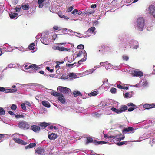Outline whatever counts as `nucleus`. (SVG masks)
<instances>
[{
	"instance_id": "obj_41",
	"label": "nucleus",
	"mask_w": 155,
	"mask_h": 155,
	"mask_svg": "<svg viewBox=\"0 0 155 155\" xmlns=\"http://www.w3.org/2000/svg\"><path fill=\"white\" fill-rule=\"evenodd\" d=\"M21 107L24 110H26V108L25 103H22L20 105Z\"/></svg>"
},
{
	"instance_id": "obj_18",
	"label": "nucleus",
	"mask_w": 155,
	"mask_h": 155,
	"mask_svg": "<svg viewBox=\"0 0 155 155\" xmlns=\"http://www.w3.org/2000/svg\"><path fill=\"white\" fill-rule=\"evenodd\" d=\"M134 129L133 127H129L127 128H124L123 130V134H125L126 133L130 131H133Z\"/></svg>"
},
{
	"instance_id": "obj_9",
	"label": "nucleus",
	"mask_w": 155,
	"mask_h": 155,
	"mask_svg": "<svg viewBox=\"0 0 155 155\" xmlns=\"http://www.w3.org/2000/svg\"><path fill=\"white\" fill-rule=\"evenodd\" d=\"M35 154L39 155H43L45 152L44 149L41 147H38L35 150Z\"/></svg>"
},
{
	"instance_id": "obj_57",
	"label": "nucleus",
	"mask_w": 155,
	"mask_h": 155,
	"mask_svg": "<svg viewBox=\"0 0 155 155\" xmlns=\"http://www.w3.org/2000/svg\"><path fill=\"white\" fill-rule=\"evenodd\" d=\"M24 103L25 104L27 105L28 106L30 107L31 106V103L28 101H25Z\"/></svg>"
},
{
	"instance_id": "obj_34",
	"label": "nucleus",
	"mask_w": 155,
	"mask_h": 155,
	"mask_svg": "<svg viewBox=\"0 0 155 155\" xmlns=\"http://www.w3.org/2000/svg\"><path fill=\"white\" fill-rule=\"evenodd\" d=\"M92 114V115L95 117H99L101 116V114L96 112L93 113Z\"/></svg>"
},
{
	"instance_id": "obj_21",
	"label": "nucleus",
	"mask_w": 155,
	"mask_h": 155,
	"mask_svg": "<svg viewBox=\"0 0 155 155\" xmlns=\"http://www.w3.org/2000/svg\"><path fill=\"white\" fill-rule=\"evenodd\" d=\"M95 70V69H91L86 71L84 72V73L85 75H87L93 73Z\"/></svg>"
},
{
	"instance_id": "obj_29",
	"label": "nucleus",
	"mask_w": 155,
	"mask_h": 155,
	"mask_svg": "<svg viewBox=\"0 0 155 155\" xmlns=\"http://www.w3.org/2000/svg\"><path fill=\"white\" fill-rule=\"evenodd\" d=\"M35 46V44L34 43L31 44L28 46V48L29 49L32 50H34L35 48L34 46Z\"/></svg>"
},
{
	"instance_id": "obj_36",
	"label": "nucleus",
	"mask_w": 155,
	"mask_h": 155,
	"mask_svg": "<svg viewBox=\"0 0 155 155\" xmlns=\"http://www.w3.org/2000/svg\"><path fill=\"white\" fill-rule=\"evenodd\" d=\"M5 114V111L3 108L0 107V115H4Z\"/></svg>"
},
{
	"instance_id": "obj_6",
	"label": "nucleus",
	"mask_w": 155,
	"mask_h": 155,
	"mask_svg": "<svg viewBox=\"0 0 155 155\" xmlns=\"http://www.w3.org/2000/svg\"><path fill=\"white\" fill-rule=\"evenodd\" d=\"M129 45L130 48L133 49H137L139 46L138 42L134 39H132L129 42Z\"/></svg>"
},
{
	"instance_id": "obj_19",
	"label": "nucleus",
	"mask_w": 155,
	"mask_h": 155,
	"mask_svg": "<svg viewBox=\"0 0 155 155\" xmlns=\"http://www.w3.org/2000/svg\"><path fill=\"white\" fill-rule=\"evenodd\" d=\"M42 104L45 107L49 108L50 107V105L49 102L46 101H42L41 102Z\"/></svg>"
},
{
	"instance_id": "obj_46",
	"label": "nucleus",
	"mask_w": 155,
	"mask_h": 155,
	"mask_svg": "<svg viewBox=\"0 0 155 155\" xmlns=\"http://www.w3.org/2000/svg\"><path fill=\"white\" fill-rule=\"evenodd\" d=\"M117 89L115 88H112L110 90V91L112 93L114 94L116 92Z\"/></svg>"
},
{
	"instance_id": "obj_64",
	"label": "nucleus",
	"mask_w": 155,
	"mask_h": 155,
	"mask_svg": "<svg viewBox=\"0 0 155 155\" xmlns=\"http://www.w3.org/2000/svg\"><path fill=\"white\" fill-rule=\"evenodd\" d=\"M93 23L94 25L95 26H96L99 23H98V21H94L93 22Z\"/></svg>"
},
{
	"instance_id": "obj_17",
	"label": "nucleus",
	"mask_w": 155,
	"mask_h": 155,
	"mask_svg": "<svg viewBox=\"0 0 155 155\" xmlns=\"http://www.w3.org/2000/svg\"><path fill=\"white\" fill-rule=\"evenodd\" d=\"M59 101L62 104H64L66 101L64 96L61 94L58 97Z\"/></svg>"
},
{
	"instance_id": "obj_15",
	"label": "nucleus",
	"mask_w": 155,
	"mask_h": 155,
	"mask_svg": "<svg viewBox=\"0 0 155 155\" xmlns=\"http://www.w3.org/2000/svg\"><path fill=\"white\" fill-rule=\"evenodd\" d=\"M155 104H145L143 106V107L146 109H149L154 107Z\"/></svg>"
},
{
	"instance_id": "obj_40",
	"label": "nucleus",
	"mask_w": 155,
	"mask_h": 155,
	"mask_svg": "<svg viewBox=\"0 0 155 155\" xmlns=\"http://www.w3.org/2000/svg\"><path fill=\"white\" fill-rule=\"evenodd\" d=\"M122 58L123 60L127 61L128 60L129 58L128 56L126 55H124L122 56Z\"/></svg>"
},
{
	"instance_id": "obj_1",
	"label": "nucleus",
	"mask_w": 155,
	"mask_h": 155,
	"mask_svg": "<svg viewBox=\"0 0 155 155\" xmlns=\"http://www.w3.org/2000/svg\"><path fill=\"white\" fill-rule=\"evenodd\" d=\"M145 25V19L143 17H139L135 21L134 26L138 30L143 31Z\"/></svg>"
},
{
	"instance_id": "obj_10",
	"label": "nucleus",
	"mask_w": 155,
	"mask_h": 155,
	"mask_svg": "<svg viewBox=\"0 0 155 155\" xmlns=\"http://www.w3.org/2000/svg\"><path fill=\"white\" fill-rule=\"evenodd\" d=\"M149 14L155 18V7L153 5L150 6L149 8Z\"/></svg>"
},
{
	"instance_id": "obj_58",
	"label": "nucleus",
	"mask_w": 155,
	"mask_h": 155,
	"mask_svg": "<svg viewBox=\"0 0 155 155\" xmlns=\"http://www.w3.org/2000/svg\"><path fill=\"white\" fill-rule=\"evenodd\" d=\"M50 128L51 129H54L55 130H57L58 129L57 127H56V126H52V125H51V126H50Z\"/></svg>"
},
{
	"instance_id": "obj_62",
	"label": "nucleus",
	"mask_w": 155,
	"mask_h": 155,
	"mask_svg": "<svg viewBox=\"0 0 155 155\" xmlns=\"http://www.w3.org/2000/svg\"><path fill=\"white\" fill-rule=\"evenodd\" d=\"M21 7L20 8H15V9L16 10V12H20L21 9Z\"/></svg>"
},
{
	"instance_id": "obj_44",
	"label": "nucleus",
	"mask_w": 155,
	"mask_h": 155,
	"mask_svg": "<svg viewBox=\"0 0 155 155\" xmlns=\"http://www.w3.org/2000/svg\"><path fill=\"white\" fill-rule=\"evenodd\" d=\"M68 76L67 75H63L61 77V78L63 79H68Z\"/></svg>"
},
{
	"instance_id": "obj_31",
	"label": "nucleus",
	"mask_w": 155,
	"mask_h": 155,
	"mask_svg": "<svg viewBox=\"0 0 155 155\" xmlns=\"http://www.w3.org/2000/svg\"><path fill=\"white\" fill-rule=\"evenodd\" d=\"M51 95L54 96L56 97L58 96V97L61 94L56 92H51Z\"/></svg>"
},
{
	"instance_id": "obj_51",
	"label": "nucleus",
	"mask_w": 155,
	"mask_h": 155,
	"mask_svg": "<svg viewBox=\"0 0 155 155\" xmlns=\"http://www.w3.org/2000/svg\"><path fill=\"white\" fill-rule=\"evenodd\" d=\"M125 143L126 142L123 141L117 143V144L118 146H121L125 144Z\"/></svg>"
},
{
	"instance_id": "obj_22",
	"label": "nucleus",
	"mask_w": 155,
	"mask_h": 155,
	"mask_svg": "<svg viewBox=\"0 0 155 155\" xmlns=\"http://www.w3.org/2000/svg\"><path fill=\"white\" fill-rule=\"evenodd\" d=\"M9 15L10 18L11 19H13L15 18V17H16V18H17V16L18 15V13H14L11 12L9 13Z\"/></svg>"
},
{
	"instance_id": "obj_39",
	"label": "nucleus",
	"mask_w": 155,
	"mask_h": 155,
	"mask_svg": "<svg viewBox=\"0 0 155 155\" xmlns=\"http://www.w3.org/2000/svg\"><path fill=\"white\" fill-rule=\"evenodd\" d=\"M9 93H15L17 91L16 89H8Z\"/></svg>"
},
{
	"instance_id": "obj_26",
	"label": "nucleus",
	"mask_w": 155,
	"mask_h": 155,
	"mask_svg": "<svg viewBox=\"0 0 155 155\" xmlns=\"http://www.w3.org/2000/svg\"><path fill=\"white\" fill-rule=\"evenodd\" d=\"M124 97L126 98H130L132 96V93L131 92L129 93H126L124 95Z\"/></svg>"
},
{
	"instance_id": "obj_24",
	"label": "nucleus",
	"mask_w": 155,
	"mask_h": 155,
	"mask_svg": "<svg viewBox=\"0 0 155 155\" xmlns=\"http://www.w3.org/2000/svg\"><path fill=\"white\" fill-rule=\"evenodd\" d=\"M73 94L75 97H76L78 95H82L80 92L78 91H74L73 92Z\"/></svg>"
},
{
	"instance_id": "obj_27",
	"label": "nucleus",
	"mask_w": 155,
	"mask_h": 155,
	"mask_svg": "<svg viewBox=\"0 0 155 155\" xmlns=\"http://www.w3.org/2000/svg\"><path fill=\"white\" fill-rule=\"evenodd\" d=\"M4 92L5 93H9L8 89H5V88L0 87V92Z\"/></svg>"
},
{
	"instance_id": "obj_8",
	"label": "nucleus",
	"mask_w": 155,
	"mask_h": 155,
	"mask_svg": "<svg viewBox=\"0 0 155 155\" xmlns=\"http://www.w3.org/2000/svg\"><path fill=\"white\" fill-rule=\"evenodd\" d=\"M12 48L11 46L7 43H5L2 46V49L3 51L5 52H11L12 50Z\"/></svg>"
},
{
	"instance_id": "obj_52",
	"label": "nucleus",
	"mask_w": 155,
	"mask_h": 155,
	"mask_svg": "<svg viewBox=\"0 0 155 155\" xmlns=\"http://www.w3.org/2000/svg\"><path fill=\"white\" fill-rule=\"evenodd\" d=\"M78 10L77 9H75L72 12V13L73 15H76L78 13Z\"/></svg>"
},
{
	"instance_id": "obj_3",
	"label": "nucleus",
	"mask_w": 155,
	"mask_h": 155,
	"mask_svg": "<svg viewBox=\"0 0 155 155\" xmlns=\"http://www.w3.org/2000/svg\"><path fill=\"white\" fill-rule=\"evenodd\" d=\"M25 64L24 65V67L25 69H29L28 72L30 73H34L35 72V71L38 69V67L35 64L30 65Z\"/></svg>"
},
{
	"instance_id": "obj_33",
	"label": "nucleus",
	"mask_w": 155,
	"mask_h": 155,
	"mask_svg": "<svg viewBox=\"0 0 155 155\" xmlns=\"http://www.w3.org/2000/svg\"><path fill=\"white\" fill-rule=\"evenodd\" d=\"M70 78H77V76L74 73H71L69 74V75Z\"/></svg>"
},
{
	"instance_id": "obj_16",
	"label": "nucleus",
	"mask_w": 155,
	"mask_h": 155,
	"mask_svg": "<svg viewBox=\"0 0 155 155\" xmlns=\"http://www.w3.org/2000/svg\"><path fill=\"white\" fill-rule=\"evenodd\" d=\"M134 76H142L143 75V73L141 71L139 70L134 71L133 73Z\"/></svg>"
},
{
	"instance_id": "obj_56",
	"label": "nucleus",
	"mask_w": 155,
	"mask_h": 155,
	"mask_svg": "<svg viewBox=\"0 0 155 155\" xmlns=\"http://www.w3.org/2000/svg\"><path fill=\"white\" fill-rule=\"evenodd\" d=\"M127 106H132V107H136V106L134 104L132 103H128L127 104Z\"/></svg>"
},
{
	"instance_id": "obj_43",
	"label": "nucleus",
	"mask_w": 155,
	"mask_h": 155,
	"mask_svg": "<svg viewBox=\"0 0 155 155\" xmlns=\"http://www.w3.org/2000/svg\"><path fill=\"white\" fill-rule=\"evenodd\" d=\"M16 66L14 64L11 63L8 65V67L9 68H14Z\"/></svg>"
},
{
	"instance_id": "obj_28",
	"label": "nucleus",
	"mask_w": 155,
	"mask_h": 155,
	"mask_svg": "<svg viewBox=\"0 0 155 155\" xmlns=\"http://www.w3.org/2000/svg\"><path fill=\"white\" fill-rule=\"evenodd\" d=\"M49 125V124L48 123H46L45 122H42V123H41L39 125L41 126L43 128H45L48 125Z\"/></svg>"
},
{
	"instance_id": "obj_38",
	"label": "nucleus",
	"mask_w": 155,
	"mask_h": 155,
	"mask_svg": "<svg viewBox=\"0 0 155 155\" xmlns=\"http://www.w3.org/2000/svg\"><path fill=\"white\" fill-rule=\"evenodd\" d=\"M112 65L110 63H108L105 67V68L106 70H108L112 67Z\"/></svg>"
},
{
	"instance_id": "obj_53",
	"label": "nucleus",
	"mask_w": 155,
	"mask_h": 155,
	"mask_svg": "<svg viewBox=\"0 0 155 155\" xmlns=\"http://www.w3.org/2000/svg\"><path fill=\"white\" fill-rule=\"evenodd\" d=\"M77 64V63H74V64H66V65L68 66V67H70V66H71V67H73V66H76L75 65H74L75 64Z\"/></svg>"
},
{
	"instance_id": "obj_47",
	"label": "nucleus",
	"mask_w": 155,
	"mask_h": 155,
	"mask_svg": "<svg viewBox=\"0 0 155 155\" xmlns=\"http://www.w3.org/2000/svg\"><path fill=\"white\" fill-rule=\"evenodd\" d=\"M65 48L64 47H60L59 46H58V50L61 51H65Z\"/></svg>"
},
{
	"instance_id": "obj_20",
	"label": "nucleus",
	"mask_w": 155,
	"mask_h": 155,
	"mask_svg": "<svg viewBox=\"0 0 155 155\" xmlns=\"http://www.w3.org/2000/svg\"><path fill=\"white\" fill-rule=\"evenodd\" d=\"M104 137L106 138H108L110 142V140L113 139L114 137V135H110L108 134H105L104 135Z\"/></svg>"
},
{
	"instance_id": "obj_2",
	"label": "nucleus",
	"mask_w": 155,
	"mask_h": 155,
	"mask_svg": "<svg viewBox=\"0 0 155 155\" xmlns=\"http://www.w3.org/2000/svg\"><path fill=\"white\" fill-rule=\"evenodd\" d=\"M86 139L87 140L86 143V144L87 145L92 142L94 144L97 145H99L100 144H104L106 143H108V144H110L108 142H105L104 141H98L96 140H94V141L92 138L90 137H87L86 138Z\"/></svg>"
},
{
	"instance_id": "obj_25",
	"label": "nucleus",
	"mask_w": 155,
	"mask_h": 155,
	"mask_svg": "<svg viewBox=\"0 0 155 155\" xmlns=\"http://www.w3.org/2000/svg\"><path fill=\"white\" fill-rule=\"evenodd\" d=\"M36 143H30L29 145L25 146V148L26 149H27L28 148H31L34 147L36 146Z\"/></svg>"
},
{
	"instance_id": "obj_50",
	"label": "nucleus",
	"mask_w": 155,
	"mask_h": 155,
	"mask_svg": "<svg viewBox=\"0 0 155 155\" xmlns=\"http://www.w3.org/2000/svg\"><path fill=\"white\" fill-rule=\"evenodd\" d=\"M74 8V7L71 6L68 8L67 11L68 12H71Z\"/></svg>"
},
{
	"instance_id": "obj_49",
	"label": "nucleus",
	"mask_w": 155,
	"mask_h": 155,
	"mask_svg": "<svg viewBox=\"0 0 155 155\" xmlns=\"http://www.w3.org/2000/svg\"><path fill=\"white\" fill-rule=\"evenodd\" d=\"M17 107L16 105L13 104L12 105L11 108V109L15 110H16Z\"/></svg>"
},
{
	"instance_id": "obj_11",
	"label": "nucleus",
	"mask_w": 155,
	"mask_h": 155,
	"mask_svg": "<svg viewBox=\"0 0 155 155\" xmlns=\"http://www.w3.org/2000/svg\"><path fill=\"white\" fill-rule=\"evenodd\" d=\"M96 28L95 27H92L89 28L85 32V34H88L90 33L92 35H93L95 34L96 32L94 31Z\"/></svg>"
},
{
	"instance_id": "obj_35",
	"label": "nucleus",
	"mask_w": 155,
	"mask_h": 155,
	"mask_svg": "<svg viewBox=\"0 0 155 155\" xmlns=\"http://www.w3.org/2000/svg\"><path fill=\"white\" fill-rule=\"evenodd\" d=\"M21 7L23 10H27L29 9V6L28 5H23Z\"/></svg>"
},
{
	"instance_id": "obj_54",
	"label": "nucleus",
	"mask_w": 155,
	"mask_h": 155,
	"mask_svg": "<svg viewBox=\"0 0 155 155\" xmlns=\"http://www.w3.org/2000/svg\"><path fill=\"white\" fill-rule=\"evenodd\" d=\"M143 85L144 86H147L148 85V82L146 81H144L143 82Z\"/></svg>"
},
{
	"instance_id": "obj_12",
	"label": "nucleus",
	"mask_w": 155,
	"mask_h": 155,
	"mask_svg": "<svg viewBox=\"0 0 155 155\" xmlns=\"http://www.w3.org/2000/svg\"><path fill=\"white\" fill-rule=\"evenodd\" d=\"M13 140L16 143L19 144H21L23 145H26L28 143L27 142L24 141L22 140L19 138H14Z\"/></svg>"
},
{
	"instance_id": "obj_30",
	"label": "nucleus",
	"mask_w": 155,
	"mask_h": 155,
	"mask_svg": "<svg viewBox=\"0 0 155 155\" xmlns=\"http://www.w3.org/2000/svg\"><path fill=\"white\" fill-rule=\"evenodd\" d=\"M111 110L115 112L117 114H119L121 113L120 110L117 109L114 107H112L111 108Z\"/></svg>"
},
{
	"instance_id": "obj_63",
	"label": "nucleus",
	"mask_w": 155,
	"mask_h": 155,
	"mask_svg": "<svg viewBox=\"0 0 155 155\" xmlns=\"http://www.w3.org/2000/svg\"><path fill=\"white\" fill-rule=\"evenodd\" d=\"M12 2L14 5H15L17 3L18 0H12Z\"/></svg>"
},
{
	"instance_id": "obj_14",
	"label": "nucleus",
	"mask_w": 155,
	"mask_h": 155,
	"mask_svg": "<svg viewBox=\"0 0 155 155\" xmlns=\"http://www.w3.org/2000/svg\"><path fill=\"white\" fill-rule=\"evenodd\" d=\"M58 137L57 134L55 133H51L48 134V137L51 140H54L56 139Z\"/></svg>"
},
{
	"instance_id": "obj_55",
	"label": "nucleus",
	"mask_w": 155,
	"mask_h": 155,
	"mask_svg": "<svg viewBox=\"0 0 155 155\" xmlns=\"http://www.w3.org/2000/svg\"><path fill=\"white\" fill-rule=\"evenodd\" d=\"M107 63V61H106L105 62H101L100 63V65L102 66H104L105 64Z\"/></svg>"
},
{
	"instance_id": "obj_42",
	"label": "nucleus",
	"mask_w": 155,
	"mask_h": 155,
	"mask_svg": "<svg viewBox=\"0 0 155 155\" xmlns=\"http://www.w3.org/2000/svg\"><path fill=\"white\" fill-rule=\"evenodd\" d=\"M98 94V92L97 91H94L93 92L90 94V96H95L97 95Z\"/></svg>"
},
{
	"instance_id": "obj_4",
	"label": "nucleus",
	"mask_w": 155,
	"mask_h": 155,
	"mask_svg": "<svg viewBox=\"0 0 155 155\" xmlns=\"http://www.w3.org/2000/svg\"><path fill=\"white\" fill-rule=\"evenodd\" d=\"M18 126L20 129L24 130L28 129L30 127L28 123L24 121L20 122L18 124Z\"/></svg>"
},
{
	"instance_id": "obj_48",
	"label": "nucleus",
	"mask_w": 155,
	"mask_h": 155,
	"mask_svg": "<svg viewBox=\"0 0 155 155\" xmlns=\"http://www.w3.org/2000/svg\"><path fill=\"white\" fill-rule=\"evenodd\" d=\"M77 48L78 49H83L84 48V46L82 44H80L77 46Z\"/></svg>"
},
{
	"instance_id": "obj_59",
	"label": "nucleus",
	"mask_w": 155,
	"mask_h": 155,
	"mask_svg": "<svg viewBox=\"0 0 155 155\" xmlns=\"http://www.w3.org/2000/svg\"><path fill=\"white\" fill-rule=\"evenodd\" d=\"M46 69L48 70V71H49L50 72L52 73L53 71V69H50V68L48 67H46Z\"/></svg>"
},
{
	"instance_id": "obj_60",
	"label": "nucleus",
	"mask_w": 155,
	"mask_h": 155,
	"mask_svg": "<svg viewBox=\"0 0 155 155\" xmlns=\"http://www.w3.org/2000/svg\"><path fill=\"white\" fill-rule=\"evenodd\" d=\"M83 54V53L82 51L79 52L78 53V55L77 56V57H80L81 55H82Z\"/></svg>"
},
{
	"instance_id": "obj_37",
	"label": "nucleus",
	"mask_w": 155,
	"mask_h": 155,
	"mask_svg": "<svg viewBox=\"0 0 155 155\" xmlns=\"http://www.w3.org/2000/svg\"><path fill=\"white\" fill-rule=\"evenodd\" d=\"M85 52V54L84 57L80 60V61L83 62L86 60L87 58V53L84 50Z\"/></svg>"
},
{
	"instance_id": "obj_5",
	"label": "nucleus",
	"mask_w": 155,
	"mask_h": 155,
	"mask_svg": "<svg viewBox=\"0 0 155 155\" xmlns=\"http://www.w3.org/2000/svg\"><path fill=\"white\" fill-rule=\"evenodd\" d=\"M122 135L120 133L118 134L114 135L113 139L110 140V142L111 143L114 142L115 140L117 141H120L124 139L125 138V136L123 135L122 137L121 136Z\"/></svg>"
},
{
	"instance_id": "obj_45",
	"label": "nucleus",
	"mask_w": 155,
	"mask_h": 155,
	"mask_svg": "<svg viewBox=\"0 0 155 155\" xmlns=\"http://www.w3.org/2000/svg\"><path fill=\"white\" fill-rule=\"evenodd\" d=\"M15 48L16 49H18L20 51H25L24 48L22 46L20 47H16Z\"/></svg>"
},
{
	"instance_id": "obj_61",
	"label": "nucleus",
	"mask_w": 155,
	"mask_h": 155,
	"mask_svg": "<svg viewBox=\"0 0 155 155\" xmlns=\"http://www.w3.org/2000/svg\"><path fill=\"white\" fill-rule=\"evenodd\" d=\"M108 80L107 78H105L103 82V84H104L106 83L107 84H108Z\"/></svg>"
},
{
	"instance_id": "obj_23",
	"label": "nucleus",
	"mask_w": 155,
	"mask_h": 155,
	"mask_svg": "<svg viewBox=\"0 0 155 155\" xmlns=\"http://www.w3.org/2000/svg\"><path fill=\"white\" fill-rule=\"evenodd\" d=\"M41 42L45 45H48V41L47 38L45 37H42L41 39Z\"/></svg>"
},
{
	"instance_id": "obj_32",
	"label": "nucleus",
	"mask_w": 155,
	"mask_h": 155,
	"mask_svg": "<svg viewBox=\"0 0 155 155\" xmlns=\"http://www.w3.org/2000/svg\"><path fill=\"white\" fill-rule=\"evenodd\" d=\"M127 106L124 105L120 109V112H121V113L124 111L125 110H127Z\"/></svg>"
},
{
	"instance_id": "obj_13",
	"label": "nucleus",
	"mask_w": 155,
	"mask_h": 155,
	"mask_svg": "<svg viewBox=\"0 0 155 155\" xmlns=\"http://www.w3.org/2000/svg\"><path fill=\"white\" fill-rule=\"evenodd\" d=\"M31 128V130L35 133H38L40 130V127L35 125H32Z\"/></svg>"
},
{
	"instance_id": "obj_7",
	"label": "nucleus",
	"mask_w": 155,
	"mask_h": 155,
	"mask_svg": "<svg viewBox=\"0 0 155 155\" xmlns=\"http://www.w3.org/2000/svg\"><path fill=\"white\" fill-rule=\"evenodd\" d=\"M57 90H59L63 94L68 93L70 91H71L70 89L69 88L64 87L61 86L58 87L57 88Z\"/></svg>"
}]
</instances>
